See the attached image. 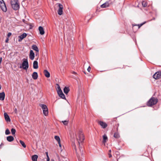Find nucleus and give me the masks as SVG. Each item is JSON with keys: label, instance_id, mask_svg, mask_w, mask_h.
<instances>
[{"label": "nucleus", "instance_id": "f257e3e1", "mask_svg": "<svg viewBox=\"0 0 161 161\" xmlns=\"http://www.w3.org/2000/svg\"><path fill=\"white\" fill-rule=\"evenodd\" d=\"M78 136L77 138L78 140L79 149L80 150V153H82L83 151V148L82 147V142L85 139L82 130L81 129H80L78 131Z\"/></svg>", "mask_w": 161, "mask_h": 161}, {"label": "nucleus", "instance_id": "f03ea898", "mask_svg": "<svg viewBox=\"0 0 161 161\" xmlns=\"http://www.w3.org/2000/svg\"><path fill=\"white\" fill-rule=\"evenodd\" d=\"M11 4L12 8L15 10H18L19 8V5L18 0H11Z\"/></svg>", "mask_w": 161, "mask_h": 161}, {"label": "nucleus", "instance_id": "7ed1b4c3", "mask_svg": "<svg viewBox=\"0 0 161 161\" xmlns=\"http://www.w3.org/2000/svg\"><path fill=\"white\" fill-rule=\"evenodd\" d=\"M158 102V99L154 97L151 98L147 103V105L148 106H151L157 103Z\"/></svg>", "mask_w": 161, "mask_h": 161}, {"label": "nucleus", "instance_id": "20e7f679", "mask_svg": "<svg viewBox=\"0 0 161 161\" xmlns=\"http://www.w3.org/2000/svg\"><path fill=\"white\" fill-rule=\"evenodd\" d=\"M23 63H22V66H20L19 67L20 68H22L25 70H27L29 67V64L27 59L24 58L23 59Z\"/></svg>", "mask_w": 161, "mask_h": 161}, {"label": "nucleus", "instance_id": "39448f33", "mask_svg": "<svg viewBox=\"0 0 161 161\" xmlns=\"http://www.w3.org/2000/svg\"><path fill=\"white\" fill-rule=\"evenodd\" d=\"M39 106L42 108L43 114L45 116L48 115V109L47 106L43 104H39Z\"/></svg>", "mask_w": 161, "mask_h": 161}, {"label": "nucleus", "instance_id": "423d86ee", "mask_svg": "<svg viewBox=\"0 0 161 161\" xmlns=\"http://www.w3.org/2000/svg\"><path fill=\"white\" fill-rule=\"evenodd\" d=\"M57 5L58 7V14L61 15L63 14V6L62 4H61L60 3H57L56 4Z\"/></svg>", "mask_w": 161, "mask_h": 161}, {"label": "nucleus", "instance_id": "0eeeda50", "mask_svg": "<svg viewBox=\"0 0 161 161\" xmlns=\"http://www.w3.org/2000/svg\"><path fill=\"white\" fill-rule=\"evenodd\" d=\"M161 77V71H159L156 72L153 75V78L157 80L160 79Z\"/></svg>", "mask_w": 161, "mask_h": 161}, {"label": "nucleus", "instance_id": "6e6552de", "mask_svg": "<svg viewBox=\"0 0 161 161\" xmlns=\"http://www.w3.org/2000/svg\"><path fill=\"white\" fill-rule=\"evenodd\" d=\"M26 36L27 34L25 33H24L22 34L19 36L18 37V41L19 42H21L23 39Z\"/></svg>", "mask_w": 161, "mask_h": 161}, {"label": "nucleus", "instance_id": "1a4fd4ad", "mask_svg": "<svg viewBox=\"0 0 161 161\" xmlns=\"http://www.w3.org/2000/svg\"><path fill=\"white\" fill-rule=\"evenodd\" d=\"M29 58L31 60H33L34 58L35 54L33 51L32 50H31L30 51Z\"/></svg>", "mask_w": 161, "mask_h": 161}, {"label": "nucleus", "instance_id": "9d476101", "mask_svg": "<svg viewBox=\"0 0 161 161\" xmlns=\"http://www.w3.org/2000/svg\"><path fill=\"white\" fill-rule=\"evenodd\" d=\"M108 139L107 136L104 134L103 136V142L104 143V145H105V143L108 141Z\"/></svg>", "mask_w": 161, "mask_h": 161}, {"label": "nucleus", "instance_id": "9b49d317", "mask_svg": "<svg viewBox=\"0 0 161 161\" xmlns=\"http://www.w3.org/2000/svg\"><path fill=\"white\" fill-rule=\"evenodd\" d=\"M3 5L0 6V7L2 11L4 12L7 11V8L5 3H3Z\"/></svg>", "mask_w": 161, "mask_h": 161}, {"label": "nucleus", "instance_id": "f8f14e48", "mask_svg": "<svg viewBox=\"0 0 161 161\" xmlns=\"http://www.w3.org/2000/svg\"><path fill=\"white\" fill-rule=\"evenodd\" d=\"M4 116L5 119L6 121L8 122H10V119L9 117L6 113H4Z\"/></svg>", "mask_w": 161, "mask_h": 161}, {"label": "nucleus", "instance_id": "ddd939ff", "mask_svg": "<svg viewBox=\"0 0 161 161\" xmlns=\"http://www.w3.org/2000/svg\"><path fill=\"white\" fill-rule=\"evenodd\" d=\"M5 94L4 92L0 93V100H3L5 98Z\"/></svg>", "mask_w": 161, "mask_h": 161}, {"label": "nucleus", "instance_id": "4468645a", "mask_svg": "<svg viewBox=\"0 0 161 161\" xmlns=\"http://www.w3.org/2000/svg\"><path fill=\"white\" fill-rule=\"evenodd\" d=\"M39 30L40 31V33L41 35H42L44 34L45 32L44 31L43 28L42 26H39L38 28Z\"/></svg>", "mask_w": 161, "mask_h": 161}, {"label": "nucleus", "instance_id": "2eb2a0df", "mask_svg": "<svg viewBox=\"0 0 161 161\" xmlns=\"http://www.w3.org/2000/svg\"><path fill=\"white\" fill-rule=\"evenodd\" d=\"M32 77L33 79L36 80L38 77V74L36 72H34L32 74Z\"/></svg>", "mask_w": 161, "mask_h": 161}, {"label": "nucleus", "instance_id": "dca6fc26", "mask_svg": "<svg viewBox=\"0 0 161 161\" xmlns=\"http://www.w3.org/2000/svg\"><path fill=\"white\" fill-rule=\"evenodd\" d=\"M38 63L36 61H35L33 63V67L35 69H37L38 68Z\"/></svg>", "mask_w": 161, "mask_h": 161}, {"label": "nucleus", "instance_id": "f3484780", "mask_svg": "<svg viewBox=\"0 0 161 161\" xmlns=\"http://www.w3.org/2000/svg\"><path fill=\"white\" fill-rule=\"evenodd\" d=\"M109 6V4L108 2H106L104 3L101 5V8H106Z\"/></svg>", "mask_w": 161, "mask_h": 161}, {"label": "nucleus", "instance_id": "a211bd4d", "mask_svg": "<svg viewBox=\"0 0 161 161\" xmlns=\"http://www.w3.org/2000/svg\"><path fill=\"white\" fill-rule=\"evenodd\" d=\"M38 156L37 155H34L32 156L31 159L32 161H37V159Z\"/></svg>", "mask_w": 161, "mask_h": 161}, {"label": "nucleus", "instance_id": "6ab92c4d", "mask_svg": "<svg viewBox=\"0 0 161 161\" xmlns=\"http://www.w3.org/2000/svg\"><path fill=\"white\" fill-rule=\"evenodd\" d=\"M32 48L34 50L36 51L38 53L39 49L36 45H33L32 46Z\"/></svg>", "mask_w": 161, "mask_h": 161}, {"label": "nucleus", "instance_id": "aec40b11", "mask_svg": "<svg viewBox=\"0 0 161 161\" xmlns=\"http://www.w3.org/2000/svg\"><path fill=\"white\" fill-rule=\"evenodd\" d=\"M44 73L45 76L49 78L50 76V74L49 73L47 70H44Z\"/></svg>", "mask_w": 161, "mask_h": 161}, {"label": "nucleus", "instance_id": "412c9836", "mask_svg": "<svg viewBox=\"0 0 161 161\" xmlns=\"http://www.w3.org/2000/svg\"><path fill=\"white\" fill-rule=\"evenodd\" d=\"M7 140L8 141L11 142L14 140V138L12 136H9L7 137Z\"/></svg>", "mask_w": 161, "mask_h": 161}, {"label": "nucleus", "instance_id": "4be33fe9", "mask_svg": "<svg viewBox=\"0 0 161 161\" xmlns=\"http://www.w3.org/2000/svg\"><path fill=\"white\" fill-rule=\"evenodd\" d=\"M69 91V87H65L64 89V92L66 94H67Z\"/></svg>", "mask_w": 161, "mask_h": 161}, {"label": "nucleus", "instance_id": "5701e85b", "mask_svg": "<svg viewBox=\"0 0 161 161\" xmlns=\"http://www.w3.org/2000/svg\"><path fill=\"white\" fill-rule=\"evenodd\" d=\"M108 126V125L105 122L101 121V127L104 129Z\"/></svg>", "mask_w": 161, "mask_h": 161}, {"label": "nucleus", "instance_id": "b1692460", "mask_svg": "<svg viewBox=\"0 0 161 161\" xmlns=\"http://www.w3.org/2000/svg\"><path fill=\"white\" fill-rule=\"evenodd\" d=\"M146 22H144V23H142L140 24H138V25H133V28L135 26H138V29H139L140 28L141 26H142L143 25H144V24H145V23Z\"/></svg>", "mask_w": 161, "mask_h": 161}, {"label": "nucleus", "instance_id": "393cba45", "mask_svg": "<svg viewBox=\"0 0 161 161\" xmlns=\"http://www.w3.org/2000/svg\"><path fill=\"white\" fill-rule=\"evenodd\" d=\"M114 138L117 139L119 137V135L118 132H116L114 133Z\"/></svg>", "mask_w": 161, "mask_h": 161}, {"label": "nucleus", "instance_id": "a878e982", "mask_svg": "<svg viewBox=\"0 0 161 161\" xmlns=\"http://www.w3.org/2000/svg\"><path fill=\"white\" fill-rule=\"evenodd\" d=\"M55 139L58 142H59L60 141V138L59 136H54Z\"/></svg>", "mask_w": 161, "mask_h": 161}, {"label": "nucleus", "instance_id": "bb28decb", "mask_svg": "<svg viewBox=\"0 0 161 161\" xmlns=\"http://www.w3.org/2000/svg\"><path fill=\"white\" fill-rule=\"evenodd\" d=\"M19 142L24 147V148L26 147V146L24 142H23V141H22L21 140H20Z\"/></svg>", "mask_w": 161, "mask_h": 161}, {"label": "nucleus", "instance_id": "cd10ccee", "mask_svg": "<svg viewBox=\"0 0 161 161\" xmlns=\"http://www.w3.org/2000/svg\"><path fill=\"white\" fill-rule=\"evenodd\" d=\"M62 99H65V97L64 95L63 94V93H62L58 95Z\"/></svg>", "mask_w": 161, "mask_h": 161}, {"label": "nucleus", "instance_id": "c85d7f7f", "mask_svg": "<svg viewBox=\"0 0 161 161\" xmlns=\"http://www.w3.org/2000/svg\"><path fill=\"white\" fill-rule=\"evenodd\" d=\"M62 122L63 123V124L65 125H67L69 123V120H66L64 121H62Z\"/></svg>", "mask_w": 161, "mask_h": 161}, {"label": "nucleus", "instance_id": "c756f323", "mask_svg": "<svg viewBox=\"0 0 161 161\" xmlns=\"http://www.w3.org/2000/svg\"><path fill=\"white\" fill-rule=\"evenodd\" d=\"M11 132L13 135H14L16 132V130L14 128H12L11 130Z\"/></svg>", "mask_w": 161, "mask_h": 161}, {"label": "nucleus", "instance_id": "7c9ffc66", "mask_svg": "<svg viewBox=\"0 0 161 161\" xmlns=\"http://www.w3.org/2000/svg\"><path fill=\"white\" fill-rule=\"evenodd\" d=\"M72 147L73 149H75L76 153H77V151H76V147L75 145V143L73 142L72 144Z\"/></svg>", "mask_w": 161, "mask_h": 161}, {"label": "nucleus", "instance_id": "2f4dec72", "mask_svg": "<svg viewBox=\"0 0 161 161\" xmlns=\"http://www.w3.org/2000/svg\"><path fill=\"white\" fill-rule=\"evenodd\" d=\"M101 7V5L99 4H98L97 7V12H100V7Z\"/></svg>", "mask_w": 161, "mask_h": 161}, {"label": "nucleus", "instance_id": "473e14b6", "mask_svg": "<svg viewBox=\"0 0 161 161\" xmlns=\"http://www.w3.org/2000/svg\"><path fill=\"white\" fill-rule=\"evenodd\" d=\"M142 5L144 7H146L147 5V2L143 1L142 2Z\"/></svg>", "mask_w": 161, "mask_h": 161}, {"label": "nucleus", "instance_id": "72a5a7b5", "mask_svg": "<svg viewBox=\"0 0 161 161\" xmlns=\"http://www.w3.org/2000/svg\"><path fill=\"white\" fill-rule=\"evenodd\" d=\"M10 133V132L8 129H6L5 131V134L7 135H8Z\"/></svg>", "mask_w": 161, "mask_h": 161}, {"label": "nucleus", "instance_id": "f704fd0d", "mask_svg": "<svg viewBox=\"0 0 161 161\" xmlns=\"http://www.w3.org/2000/svg\"><path fill=\"white\" fill-rule=\"evenodd\" d=\"M57 93H58V95H59L61 94L63 92H62V90L61 89H60V90H57Z\"/></svg>", "mask_w": 161, "mask_h": 161}, {"label": "nucleus", "instance_id": "c9c22d12", "mask_svg": "<svg viewBox=\"0 0 161 161\" xmlns=\"http://www.w3.org/2000/svg\"><path fill=\"white\" fill-rule=\"evenodd\" d=\"M3 3H5L3 0H1L0 1V6L3 5Z\"/></svg>", "mask_w": 161, "mask_h": 161}, {"label": "nucleus", "instance_id": "e433bc0d", "mask_svg": "<svg viewBox=\"0 0 161 161\" xmlns=\"http://www.w3.org/2000/svg\"><path fill=\"white\" fill-rule=\"evenodd\" d=\"M11 34H12L11 32L8 33L7 35V36L8 37V38L9 37L11 36Z\"/></svg>", "mask_w": 161, "mask_h": 161}, {"label": "nucleus", "instance_id": "4c0bfd02", "mask_svg": "<svg viewBox=\"0 0 161 161\" xmlns=\"http://www.w3.org/2000/svg\"><path fill=\"white\" fill-rule=\"evenodd\" d=\"M91 69V68L90 66H89L88 68H87V70L89 72H90Z\"/></svg>", "mask_w": 161, "mask_h": 161}, {"label": "nucleus", "instance_id": "58836bf2", "mask_svg": "<svg viewBox=\"0 0 161 161\" xmlns=\"http://www.w3.org/2000/svg\"><path fill=\"white\" fill-rule=\"evenodd\" d=\"M58 142V143L59 144V146L61 148V143H60V141L59 142Z\"/></svg>", "mask_w": 161, "mask_h": 161}, {"label": "nucleus", "instance_id": "ea45409f", "mask_svg": "<svg viewBox=\"0 0 161 161\" xmlns=\"http://www.w3.org/2000/svg\"><path fill=\"white\" fill-rule=\"evenodd\" d=\"M8 38H7L5 40V42L7 43L8 42Z\"/></svg>", "mask_w": 161, "mask_h": 161}, {"label": "nucleus", "instance_id": "a19ab883", "mask_svg": "<svg viewBox=\"0 0 161 161\" xmlns=\"http://www.w3.org/2000/svg\"><path fill=\"white\" fill-rule=\"evenodd\" d=\"M47 161H49L50 158L48 156H47Z\"/></svg>", "mask_w": 161, "mask_h": 161}, {"label": "nucleus", "instance_id": "79ce46f5", "mask_svg": "<svg viewBox=\"0 0 161 161\" xmlns=\"http://www.w3.org/2000/svg\"><path fill=\"white\" fill-rule=\"evenodd\" d=\"M58 90H60V89H61L59 85H58Z\"/></svg>", "mask_w": 161, "mask_h": 161}, {"label": "nucleus", "instance_id": "37998d69", "mask_svg": "<svg viewBox=\"0 0 161 161\" xmlns=\"http://www.w3.org/2000/svg\"><path fill=\"white\" fill-rule=\"evenodd\" d=\"M14 112L15 113H17V108H15L14 109Z\"/></svg>", "mask_w": 161, "mask_h": 161}, {"label": "nucleus", "instance_id": "c03bdc74", "mask_svg": "<svg viewBox=\"0 0 161 161\" xmlns=\"http://www.w3.org/2000/svg\"><path fill=\"white\" fill-rule=\"evenodd\" d=\"M2 57L0 58V65H1L2 61Z\"/></svg>", "mask_w": 161, "mask_h": 161}, {"label": "nucleus", "instance_id": "a18cd8bd", "mask_svg": "<svg viewBox=\"0 0 161 161\" xmlns=\"http://www.w3.org/2000/svg\"><path fill=\"white\" fill-rule=\"evenodd\" d=\"M45 153H46V155H47V156H48V152H46Z\"/></svg>", "mask_w": 161, "mask_h": 161}, {"label": "nucleus", "instance_id": "49530a36", "mask_svg": "<svg viewBox=\"0 0 161 161\" xmlns=\"http://www.w3.org/2000/svg\"><path fill=\"white\" fill-rule=\"evenodd\" d=\"M98 124L99 125H101V121H98Z\"/></svg>", "mask_w": 161, "mask_h": 161}, {"label": "nucleus", "instance_id": "de8ad7c7", "mask_svg": "<svg viewBox=\"0 0 161 161\" xmlns=\"http://www.w3.org/2000/svg\"><path fill=\"white\" fill-rule=\"evenodd\" d=\"M108 155H109V158H110L112 157V155L110 154H109Z\"/></svg>", "mask_w": 161, "mask_h": 161}, {"label": "nucleus", "instance_id": "09e8293b", "mask_svg": "<svg viewBox=\"0 0 161 161\" xmlns=\"http://www.w3.org/2000/svg\"><path fill=\"white\" fill-rule=\"evenodd\" d=\"M72 74H75H75H76V72H74V71H73V72H72Z\"/></svg>", "mask_w": 161, "mask_h": 161}, {"label": "nucleus", "instance_id": "8fccbe9b", "mask_svg": "<svg viewBox=\"0 0 161 161\" xmlns=\"http://www.w3.org/2000/svg\"><path fill=\"white\" fill-rule=\"evenodd\" d=\"M1 85H0V90L1 89Z\"/></svg>", "mask_w": 161, "mask_h": 161}, {"label": "nucleus", "instance_id": "3c124183", "mask_svg": "<svg viewBox=\"0 0 161 161\" xmlns=\"http://www.w3.org/2000/svg\"><path fill=\"white\" fill-rule=\"evenodd\" d=\"M109 152L110 153L111 152V150H110L109 151Z\"/></svg>", "mask_w": 161, "mask_h": 161}, {"label": "nucleus", "instance_id": "603ef678", "mask_svg": "<svg viewBox=\"0 0 161 161\" xmlns=\"http://www.w3.org/2000/svg\"><path fill=\"white\" fill-rule=\"evenodd\" d=\"M54 161V160H52V161Z\"/></svg>", "mask_w": 161, "mask_h": 161}]
</instances>
